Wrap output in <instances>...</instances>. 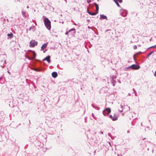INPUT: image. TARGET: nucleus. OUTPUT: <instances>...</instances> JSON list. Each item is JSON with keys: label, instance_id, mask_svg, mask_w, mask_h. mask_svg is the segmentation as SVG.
<instances>
[{"label": "nucleus", "instance_id": "obj_10", "mask_svg": "<svg viewBox=\"0 0 156 156\" xmlns=\"http://www.w3.org/2000/svg\"><path fill=\"white\" fill-rule=\"evenodd\" d=\"M7 36H8V39L11 38H12L13 36V34L12 33H10V34H7Z\"/></svg>", "mask_w": 156, "mask_h": 156}, {"label": "nucleus", "instance_id": "obj_35", "mask_svg": "<svg viewBox=\"0 0 156 156\" xmlns=\"http://www.w3.org/2000/svg\"><path fill=\"white\" fill-rule=\"evenodd\" d=\"M44 53H45V51H44Z\"/></svg>", "mask_w": 156, "mask_h": 156}, {"label": "nucleus", "instance_id": "obj_22", "mask_svg": "<svg viewBox=\"0 0 156 156\" xmlns=\"http://www.w3.org/2000/svg\"><path fill=\"white\" fill-rule=\"evenodd\" d=\"M156 48V45L155 46H152L150 47V48Z\"/></svg>", "mask_w": 156, "mask_h": 156}, {"label": "nucleus", "instance_id": "obj_16", "mask_svg": "<svg viewBox=\"0 0 156 156\" xmlns=\"http://www.w3.org/2000/svg\"><path fill=\"white\" fill-rule=\"evenodd\" d=\"M75 28H72L69 31V32H70L72 31H75ZM75 33V31L74 32V33Z\"/></svg>", "mask_w": 156, "mask_h": 156}, {"label": "nucleus", "instance_id": "obj_13", "mask_svg": "<svg viewBox=\"0 0 156 156\" xmlns=\"http://www.w3.org/2000/svg\"><path fill=\"white\" fill-rule=\"evenodd\" d=\"M107 17L103 15H100V19H107Z\"/></svg>", "mask_w": 156, "mask_h": 156}, {"label": "nucleus", "instance_id": "obj_28", "mask_svg": "<svg viewBox=\"0 0 156 156\" xmlns=\"http://www.w3.org/2000/svg\"><path fill=\"white\" fill-rule=\"evenodd\" d=\"M27 9H28L29 8V6H27Z\"/></svg>", "mask_w": 156, "mask_h": 156}, {"label": "nucleus", "instance_id": "obj_11", "mask_svg": "<svg viewBox=\"0 0 156 156\" xmlns=\"http://www.w3.org/2000/svg\"><path fill=\"white\" fill-rule=\"evenodd\" d=\"M105 111H107V114H109L111 112V109L109 108H107L105 110Z\"/></svg>", "mask_w": 156, "mask_h": 156}, {"label": "nucleus", "instance_id": "obj_21", "mask_svg": "<svg viewBox=\"0 0 156 156\" xmlns=\"http://www.w3.org/2000/svg\"><path fill=\"white\" fill-rule=\"evenodd\" d=\"M69 31H66V33H65V34L66 35H67L68 34V33H69Z\"/></svg>", "mask_w": 156, "mask_h": 156}, {"label": "nucleus", "instance_id": "obj_6", "mask_svg": "<svg viewBox=\"0 0 156 156\" xmlns=\"http://www.w3.org/2000/svg\"><path fill=\"white\" fill-rule=\"evenodd\" d=\"M48 44V42L44 44L41 47V50L44 51V49L46 48Z\"/></svg>", "mask_w": 156, "mask_h": 156}, {"label": "nucleus", "instance_id": "obj_19", "mask_svg": "<svg viewBox=\"0 0 156 156\" xmlns=\"http://www.w3.org/2000/svg\"><path fill=\"white\" fill-rule=\"evenodd\" d=\"M115 2L116 3V5H117L119 7L120 6V5H119V3H118V2H117V1H115Z\"/></svg>", "mask_w": 156, "mask_h": 156}, {"label": "nucleus", "instance_id": "obj_15", "mask_svg": "<svg viewBox=\"0 0 156 156\" xmlns=\"http://www.w3.org/2000/svg\"><path fill=\"white\" fill-rule=\"evenodd\" d=\"M42 70V69L41 68H37L36 71H40Z\"/></svg>", "mask_w": 156, "mask_h": 156}, {"label": "nucleus", "instance_id": "obj_2", "mask_svg": "<svg viewBox=\"0 0 156 156\" xmlns=\"http://www.w3.org/2000/svg\"><path fill=\"white\" fill-rule=\"evenodd\" d=\"M96 8V12H92L89 11L88 10H87V12L90 15L94 16L96 15L98 13V4L96 3H94Z\"/></svg>", "mask_w": 156, "mask_h": 156}, {"label": "nucleus", "instance_id": "obj_23", "mask_svg": "<svg viewBox=\"0 0 156 156\" xmlns=\"http://www.w3.org/2000/svg\"><path fill=\"white\" fill-rule=\"evenodd\" d=\"M92 116L94 117V118L95 119V120H96V119L94 117V115L93 113H92Z\"/></svg>", "mask_w": 156, "mask_h": 156}, {"label": "nucleus", "instance_id": "obj_30", "mask_svg": "<svg viewBox=\"0 0 156 156\" xmlns=\"http://www.w3.org/2000/svg\"><path fill=\"white\" fill-rule=\"evenodd\" d=\"M31 27H30V28H29V30H31Z\"/></svg>", "mask_w": 156, "mask_h": 156}, {"label": "nucleus", "instance_id": "obj_12", "mask_svg": "<svg viewBox=\"0 0 156 156\" xmlns=\"http://www.w3.org/2000/svg\"><path fill=\"white\" fill-rule=\"evenodd\" d=\"M22 13L23 16L26 17L27 16V13L25 12L22 11Z\"/></svg>", "mask_w": 156, "mask_h": 156}, {"label": "nucleus", "instance_id": "obj_3", "mask_svg": "<svg viewBox=\"0 0 156 156\" xmlns=\"http://www.w3.org/2000/svg\"><path fill=\"white\" fill-rule=\"evenodd\" d=\"M37 42L35 40H31L30 42V46L31 47H34L37 45Z\"/></svg>", "mask_w": 156, "mask_h": 156}, {"label": "nucleus", "instance_id": "obj_14", "mask_svg": "<svg viewBox=\"0 0 156 156\" xmlns=\"http://www.w3.org/2000/svg\"><path fill=\"white\" fill-rule=\"evenodd\" d=\"M6 55H0V58H3L4 59H5V58H6Z\"/></svg>", "mask_w": 156, "mask_h": 156}, {"label": "nucleus", "instance_id": "obj_29", "mask_svg": "<svg viewBox=\"0 0 156 156\" xmlns=\"http://www.w3.org/2000/svg\"><path fill=\"white\" fill-rule=\"evenodd\" d=\"M4 63H6V60H4Z\"/></svg>", "mask_w": 156, "mask_h": 156}, {"label": "nucleus", "instance_id": "obj_26", "mask_svg": "<svg viewBox=\"0 0 156 156\" xmlns=\"http://www.w3.org/2000/svg\"><path fill=\"white\" fill-rule=\"evenodd\" d=\"M154 75L155 76H156V71H155V72Z\"/></svg>", "mask_w": 156, "mask_h": 156}, {"label": "nucleus", "instance_id": "obj_31", "mask_svg": "<svg viewBox=\"0 0 156 156\" xmlns=\"http://www.w3.org/2000/svg\"><path fill=\"white\" fill-rule=\"evenodd\" d=\"M33 86H34V87H35L34 86V85L33 84Z\"/></svg>", "mask_w": 156, "mask_h": 156}, {"label": "nucleus", "instance_id": "obj_27", "mask_svg": "<svg viewBox=\"0 0 156 156\" xmlns=\"http://www.w3.org/2000/svg\"><path fill=\"white\" fill-rule=\"evenodd\" d=\"M1 66L2 67V68H3L4 67V66Z\"/></svg>", "mask_w": 156, "mask_h": 156}, {"label": "nucleus", "instance_id": "obj_24", "mask_svg": "<svg viewBox=\"0 0 156 156\" xmlns=\"http://www.w3.org/2000/svg\"><path fill=\"white\" fill-rule=\"evenodd\" d=\"M153 52H151L149 53V54L148 55V56H149L150 55H151L152 53Z\"/></svg>", "mask_w": 156, "mask_h": 156}, {"label": "nucleus", "instance_id": "obj_25", "mask_svg": "<svg viewBox=\"0 0 156 156\" xmlns=\"http://www.w3.org/2000/svg\"><path fill=\"white\" fill-rule=\"evenodd\" d=\"M137 48V47L136 46H134V49H136Z\"/></svg>", "mask_w": 156, "mask_h": 156}, {"label": "nucleus", "instance_id": "obj_36", "mask_svg": "<svg viewBox=\"0 0 156 156\" xmlns=\"http://www.w3.org/2000/svg\"><path fill=\"white\" fill-rule=\"evenodd\" d=\"M101 133H102L103 132H101Z\"/></svg>", "mask_w": 156, "mask_h": 156}, {"label": "nucleus", "instance_id": "obj_8", "mask_svg": "<svg viewBox=\"0 0 156 156\" xmlns=\"http://www.w3.org/2000/svg\"><path fill=\"white\" fill-rule=\"evenodd\" d=\"M51 75L52 77L54 78H55L57 76L58 74L56 72H54L52 73Z\"/></svg>", "mask_w": 156, "mask_h": 156}, {"label": "nucleus", "instance_id": "obj_34", "mask_svg": "<svg viewBox=\"0 0 156 156\" xmlns=\"http://www.w3.org/2000/svg\"><path fill=\"white\" fill-rule=\"evenodd\" d=\"M95 152H96V150H95V151H94V153H95Z\"/></svg>", "mask_w": 156, "mask_h": 156}, {"label": "nucleus", "instance_id": "obj_4", "mask_svg": "<svg viewBox=\"0 0 156 156\" xmlns=\"http://www.w3.org/2000/svg\"><path fill=\"white\" fill-rule=\"evenodd\" d=\"M130 67L133 69L136 70L139 69L140 68V66H139L133 64Z\"/></svg>", "mask_w": 156, "mask_h": 156}, {"label": "nucleus", "instance_id": "obj_17", "mask_svg": "<svg viewBox=\"0 0 156 156\" xmlns=\"http://www.w3.org/2000/svg\"><path fill=\"white\" fill-rule=\"evenodd\" d=\"M25 57L26 58H28L29 60H32V58L31 57H29L26 55L25 56Z\"/></svg>", "mask_w": 156, "mask_h": 156}, {"label": "nucleus", "instance_id": "obj_5", "mask_svg": "<svg viewBox=\"0 0 156 156\" xmlns=\"http://www.w3.org/2000/svg\"><path fill=\"white\" fill-rule=\"evenodd\" d=\"M109 117L113 121L116 120L117 119V117L115 115H114L113 116L110 115H109Z\"/></svg>", "mask_w": 156, "mask_h": 156}, {"label": "nucleus", "instance_id": "obj_9", "mask_svg": "<svg viewBox=\"0 0 156 156\" xmlns=\"http://www.w3.org/2000/svg\"><path fill=\"white\" fill-rule=\"evenodd\" d=\"M32 54V57H31L32 58V59H35L36 56V54L35 52L33 51H31Z\"/></svg>", "mask_w": 156, "mask_h": 156}, {"label": "nucleus", "instance_id": "obj_32", "mask_svg": "<svg viewBox=\"0 0 156 156\" xmlns=\"http://www.w3.org/2000/svg\"><path fill=\"white\" fill-rule=\"evenodd\" d=\"M1 62H2V60H1Z\"/></svg>", "mask_w": 156, "mask_h": 156}, {"label": "nucleus", "instance_id": "obj_20", "mask_svg": "<svg viewBox=\"0 0 156 156\" xmlns=\"http://www.w3.org/2000/svg\"><path fill=\"white\" fill-rule=\"evenodd\" d=\"M87 0V2L88 3H90V2L92 0Z\"/></svg>", "mask_w": 156, "mask_h": 156}, {"label": "nucleus", "instance_id": "obj_18", "mask_svg": "<svg viewBox=\"0 0 156 156\" xmlns=\"http://www.w3.org/2000/svg\"><path fill=\"white\" fill-rule=\"evenodd\" d=\"M114 1H117L119 2V3H121L122 2V0H113Z\"/></svg>", "mask_w": 156, "mask_h": 156}, {"label": "nucleus", "instance_id": "obj_1", "mask_svg": "<svg viewBox=\"0 0 156 156\" xmlns=\"http://www.w3.org/2000/svg\"><path fill=\"white\" fill-rule=\"evenodd\" d=\"M43 21L46 28L49 30L51 28V23L50 20L47 18L43 16Z\"/></svg>", "mask_w": 156, "mask_h": 156}, {"label": "nucleus", "instance_id": "obj_33", "mask_svg": "<svg viewBox=\"0 0 156 156\" xmlns=\"http://www.w3.org/2000/svg\"><path fill=\"white\" fill-rule=\"evenodd\" d=\"M8 73H9V71H8Z\"/></svg>", "mask_w": 156, "mask_h": 156}, {"label": "nucleus", "instance_id": "obj_7", "mask_svg": "<svg viewBox=\"0 0 156 156\" xmlns=\"http://www.w3.org/2000/svg\"><path fill=\"white\" fill-rule=\"evenodd\" d=\"M50 57L49 55L47 56L46 58H44L43 60H46L48 63H50L51 62V60L50 59Z\"/></svg>", "mask_w": 156, "mask_h": 156}]
</instances>
